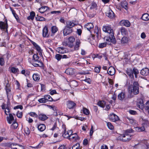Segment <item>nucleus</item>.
<instances>
[{"mask_svg":"<svg viewBox=\"0 0 149 149\" xmlns=\"http://www.w3.org/2000/svg\"><path fill=\"white\" fill-rule=\"evenodd\" d=\"M133 81H131L127 82L125 85L127 87L128 92L130 94L133 93L134 95H137L139 93V84L137 81H134L132 84Z\"/></svg>","mask_w":149,"mask_h":149,"instance_id":"f257e3e1","label":"nucleus"},{"mask_svg":"<svg viewBox=\"0 0 149 149\" xmlns=\"http://www.w3.org/2000/svg\"><path fill=\"white\" fill-rule=\"evenodd\" d=\"M132 138V135L129 134H121L118 138V140L124 142H128Z\"/></svg>","mask_w":149,"mask_h":149,"instance_id":"f03ea898","label":"nucleus"},{"mask_svg":"<svg viewBox=\"0 0 149 149\" xmlns=\"http://www.w3.org/2000/svg\"><path fill=\"white\" fill-rule=\"evenodd\" d=\"M78 24L77 22L74 21L73 20L72 21H68L66 22V25L65 26L67 27L72 29V28L75 26L77 25Z\"/></svg>","mask_w":149,"mask_h":149,"instance_id":"7ed1b4c3","label":"nucleus"},{"mask_svg":"<svg viewBox=\"0 0 149 149\" xmlns=\"http://www.w3.org/2000/svg\"><path fill=\"white\" fill-rule=\"evenodd\" d=\"M6 22H0V29H6V32L8 33V26L7 24V20H6Z\"/></svg>","mask_w":149,"mask_h":149,"instance_id":"20e7f679","label":"nucleus"},{"mask_svg":"<svg viewBox=\"0 0 149 149\" xmlns=\"http://www.w3.org/2000/svg\"><path fill=\"white\" fill-rule=\"evenodd\" d=\"M102 29L104 32L107 33L109 34V35L113 34V30L110 26H103Z\"/></svg>","mask_w":149,"mask_h":149,"instance_id":"39448f33","label":"nucleus"},{"mask_svg":"<svg viewBox=\"0 0 149 149\" xmlns=\"http://www.w3.org/2000/svg\"><path fill=\"white\" fill-rule=\"evenodd\" d=\"M67 107L69 109H74L76 107V104L73 101L71 100L67 101L66 103Z\"/></svg>","mask_w":149,"mask_h":149,"instance_id":"423d86ee","label":"nucleus"},{"mask_svg":"<svg viewBox=\"0 0 149 149\" xmlns=\"http://www.w3.org/2000/svg\"><path fill=\"white\" fill-rule=\"evenodd\" d=\"M109 119L111 121L115 122L119 120L118 116L114 113L110 114L109 115Z\"/></svg>","mask_w":149,"mask_h":149,"instance_id":"0eeeda50","label":"nucleus"},{"mask_svg":"<svg viewBox=\"0 0 149 149\" xmlns=\"http://www.w3.org/2000/svg\"><path fill=\"white\" fill-rule=\"evenodd\" d=\"M73 31L72 29L67 27L65 26L63 30V35L64 36H66L69 35Z\"/></svg>","mask_w":149,"mask_h":149,"instance_id":"6e6552de","label":"nucleus"},{"mask_svg":"<svg viewBox=\"0 0 149 149\" xmlns=\"http://www.w3.org/2000/svg\"><path fill=\"white\" fill-rule=\"evenodd\" d=\"M44 97L45 98L47 102L48 101L52 102L54 101L55 102L60 100V98L58 97V98L57 99L56 98H54V99H53L49 95H44Z\"/></svg>","mask_w":149,"mask_h":149,"instance_id":"1a4fd4ad","label":"nucleus"},{"mask_svg":"<svg viewBox=\"0 0 149 149\" xmlns=\"http://www.w3.org/2000/svg\"><path fill=\"white\" fill-rule=\"evenodd\" d=\"M71 136L69 137V139L71 141H77L79 139V137L76 133L74 134L70 135Z\"/></svg>","mask_w":149,"mask_h":149,"instance_id":"9d476101","label":"nucleus"},{"mask_svg":"<svg viewBox=\"0 0 149 149\" xmlns=\"http://www.w3.org/2000/svg\"><path fill=\"white\" fill-rule=\"evenodd\" d=\"M106 12V15L109 18H113L114 16V14L110 8Z\"/></svg>","mask_w":149,"mask_h":149,"instance_id":"9b49d317","label":"nucleus"},{"mask_svg":"<svg viewBox=\"0 0 149 149\" xmlns=\"http://www.w3.org/2000/svg\"><path fill=\"white\" fill-rule=\"evenodd\" d=\"M107 72L109 75H113L115 72V68L112 66H111L108 69Z\"/></svg>","mask_w":149,"mask_h":149,"instance_id":"f8f14e48","label":"nucleus"},{"mask_svg":"<svg viewBox=\"0 0 149 149\" xmlns=\"http://www.w3.org/2000/svg\"><path fill=\"white\" fill-rule=\"evenodd\" d=\"M48 30L47 26H45L42 29V36L43 37H48L49 35L48 34Z\"/></svg>","mask_w":149,"mask_h":149,"instance_id":"ddd939ff","label":"nucleus"},{"mask_svg":"<svg viewBox=\"0 0 149 149\" xmlns=\"http://www.w3.org/2000/svg\"><path fill=\"white\" fill-rule=\"evenodd\" d=\"M141 74L143 76H147L149 74V70L148 68H145L142 69L140 72Z\"/></svg>","mask_w":149,"mask_h":149,"instance_id":"4468645a","label":"nucleus"},{"mask_svg":"<svg viewBox=\"0 0 149 149\" xmlns=\"http://www.w3.org/2000/svg\"><path fill=\"white\" fill-rule=\"evenodd\" d=\"M109 38L110 40V41L114 45H116V44L117 41L116 40L114 36V33L109 36Z\"/></svg>","mask_w":149,"mask_h":149,"instance_id":"2eb2a0df","label":"nucleus"},{"mask_svg":"<svg viewBox=\"0 0 149 149\" xmlns=\"http://www.w3.org/2000/svg\"><path fill=\"white\" fill-rule=\"evenodd\" d=\"M137 107H139L141 109H143L144 107V103L143 100L142 99H139L137 104Z\"/></svg>","mask_w":149,"mask_h":149,"instance_id":"dca6fc26","label":"nucleus"},{"mask_svg":"<svg viewBox=\"0 0 149 149\" xmlns=\"http://www.w3.org/2000/svg\"><path fill=\"white\" fill-rule=\"evenodd\" d=\"M65 72L70 75H73L74 73L75 70L72 68H68L66 70Z\"/></svg>","mask_w":149,"mask_h":149,"instance_id":"f3484780","label":"nucleus"},{"mask_svg":"<svg viewBox=\"0 0 149 149\" xmlns=\"http://www.w3.org/2000/svg\"><path fill=\"white\" fill-rule=\"evenodd\" d=\"M121 25H124L127 27H129L130 25V22L127 20H122L120 22Z\"/></svg>","mask_w":149,"mask_h":149,"instance_id":"a211bd4d","label":"nucleus"},{"mask_svg":"<svg viewBox=\"0 0 149 149\" xmlns=\"http://www.w3.org/2000/svg\"><path fill=\"white\" fill-rule=\"evenodd\" d=\"M126 73L130 78L132 79H134L133 73L132 69H128L126 71Z\"/></svg>","mask_w":149,"mask_h":149,"instance_id":"6ab92c4d","label":"nucleus"},{"mask_svg":"<svg viewBox=\"0 0 149 149\" xmlns=\"http://www.w3.org/2000/svg\"><path fill=\"white\" fill-rule=\"evenodd\" d=\"M9 116L7 117V120L9 124H11L12 121L14 120V117L11 113H9Z\"/></svg>","mask_w":149,"mask_h":149,"instance_id":"aec40b11","label":"nucleus"},{"mask_svg":"<svg viewBox=\"0 0 149 149\" xmlns=\"http://www.w3.org/2000/svg\"><path fill=\"white\" fill-rule=\"evenodd\" d=\"M48 9L49 7L46 6H43L39 8V12L41 13H43L44 12L46 11Z\"/></svg>","mask_w":149,"mask_h":149,"instance_id":"412c9836","label":"nucleus"},{"mask_svg":"<svg viewBox=\"0 0 149 149\" xmlns=\"http://www.w3.org/2000/svg\"><path fill=\"white\" fill-rule=\"evenodd\" d=\"M107 45H111V43H107V42H105L104 43H102L99 44L98 47L100 48H102L106 47Z\"/></svg>","mask_w":149,"mask_h":149,"instance_id":"4be33fe9","label":"nucleus"},{"mask_svg":"<svg viewBox=\"0 0 149 149\" xmlns=\"http://www.w3.org/2000/svg\"><path fill=\"white\" fill-rule=\"evenodd\" d=\"M38 128L40 131L42 132L46 129V126L44 124H40L38 125Z\"/></svg>","mask_w":149,"mask_h":149,"instance_id":"5701e85b","label":"nucleus"},{"mask_svg":"<svg viewBox=\"0 0 149 149\" xmlns=\"http://www.w3.org/2000/svg\"><path fill=\"white\" fill-rule=\"evenodd\" d=\"M70 86L72 88L76 87L78 85V82L74 80H73L71 81L70 82Z\"/></svg>","mask_w":149,"mask_h":149,"instance_id":"b1692460","label":"nucleus"},{"mask_svg":"<svg viewBox=\"0 0 149 149\" xmlns=\"http://www.w3.org/2000/svg\"><path fill=\"white\" fill-rule=\"evenodd\" d=\"M48 117L47 116L43 114H40L39 116V119L41 120H45L48 118Z\"/></svg>","mask_w":149,"mask_h":149,"instance_id":"393cba45","label":"nucleus"},{"mask_svg":"<svg viewBox=\"0 0 149 149\" xmlns=\"http://www.w3.org/2000/svg\"><path fill=\"white\" fill-rule=\"evenodd\" d=\"M128 5L127 2L126 1L122 2L121 3V6L122 7L126 10H127L128 9Z\"/></svg>","mask_w":149,"mask_h":149,"instance_id":"a878e982","label":"nucleus"},{"mask_svg":"<svg viewBox=\"0 0 149 149\" xmlns=\"http://www.w3.org/2000/svg\"><path fill=\"white\" fill-rule=\"evenodd\" d=\"M125 93L123 92H121L118 95V98L119 100H122L125 98Z\"/></svg>","mask_w":149,"mask_h":149,"instance_id":"bb28decb","label":"nucleus"},{"mask_svg":"<svg viewBox=\"0 0 149 149\" xmlns=\"http://www.w3.org/2000/svg\"><path fill=\"white\" fill-rule=\"evenodd\" d=\"M9 69L11 71V72L15 74L16 73H18L19 72V70L17 68H16L14 67H10Z\"/></svg>","mask_w":149,"mask_h":149,"instance_id":"cd10ccee","label":"nucleus"},{"mask_svg":"<svg viewBox=\"0 0 149 149\" xmlns=\"http://www.w3.org/2000/svg\"><path fill=\"white\" fill-rule=\"evenodd\" d=\"M141 19L144 21H148L149 20V15L147 13L143 14L141 17Z\"/></svg>","mask_w":149,"mask_h":149,"instance_id":"c85d7f7f","label":"nucleus"},{"mask_svg":"<svg viewBox=\"0 0 149 149\" xmlns=\"http://www.w3.org/2000/svg\"><path fill=\"white\" fill-rule=\"evenodd\" d=\"M35 16V13L33 11H32L30 13V16H29L27 19L28 20H30V19L33 20L34 19V17Z\"/></svg>","mask_w":149,"mask_h":149,"instance_id":"c756f323","label":"nucleus"},{"mask_svg":"<svg viewBox=\"0 0 149 149\" xmlns=\"http://www.w3.org/2000/svg\"><path fill=\"white\" fill-rule=\"evenodd\" d=\"M86 27L88 30L90 31V29L93 28L94 26L93 24L90 23H88L85 25Z\"/></svg>","mask_w":149,"mask_h":149,"instance_id":"7c9ffc66","label":"nucleus"},{"mask_svg":"<svg viewBox=\"0 0 149 149\" xmlns=\"http://www.w3.org/2000/svg\"><path fill=\"white\" fill-rule=\"evenodd\" d=\"M97 104L102 108H104L106 104V102L104 101H100L98 102Z\"/></svg>","mask_w":149,"mask_h":149,"instance_id":"2f4dec72","label":"nucleus"},{"mask_svg":"<svg viewBox=\"0 0 149 149\" xmlns=\"http://www.w3.org/2000/svg\"><path fill=\"white\" fill-rule=\"evenodd\" d=\"M37 51L39 52L40 55L42 54V50L40 47L37 44L35 47Z\"/></svg>","mask_w":149,"mask_h":149,"instance_id":"473e14b6","label":"nucleus"},{"mask_svg":"<svg viewBox=\"0 0 149 149\" xmlns=\"http://www.w3.org/2000/svg\"><path fill=\"white\" fill-rule=\"evenodd\" d=\"M33 78L35 81H38L40 79L39 76L37 74H34L33 76Z\"/></svg>","mask_w":149,"mask_h":149,"instance_id":"72a5a7b5","label":"nucleus"},{"mask_svg":"<svg viewBox=\"0 0 149 149\" xmlns=\"http://www.w3.org/2000/svg\"><path fill=\"white\" fill-rule=\"evenodd\" d=\"M18 126V124L16 122H14L11 125L10 127L12 129H16Z\"/></svg>","mask_w":149,"mask_h":149,"instance_id":"f704fd0d","label":"nucleus"},{"mask_svg":"<svg viewBox=\"0 0 149 149\" xmlns=\"http://www.w3.org/2000/svg\"><path fill=\"white\" fill-rule=\"evenodd\" d=\"M102 57V56L101 54H94L92 56V58L94 59L95 58H98L99 59H101Z\"/></svg>","mask_w":149,"mask_h":149,"instance_id":"c9c22d12","label":"nucleus"},{"mask_svg":"<svg viewBox=\"0 0 149 149\" xmlns=\"http://www.w3.org/2000/svg\"><path fill=\"white\" fill-rule=\"evenodd\" d=\"M39 58V57L38 56L37 54H34L33 56V59H34V60L35 61H38V63L40 62V64L42 65H43V63L41 62H40L39 61H38V60Z\"/></svg>","mask_w":149,"mask_h":149,"instance_id":"e433bc0d","label":"nucleus"},{"mask_svg":"<svg viewBox=\"0 0 149 149\" xmlns=\"http://www.w3.org/2000/svg\"><path fill=\"white\" fill-rule=\"evenodd\" d=\"M58 31V28L56 26H53L51 27V31L52 33L54 34Z\"/></svg>","mask_w":149,"mask_h":149,"instance_id":"4c0bfd02","label":"nucleus"},{"mask_svg":"<svg viewBox=\"0 0 149 149\" xmlns=\"http://www.w3.org/2000/svg\"><path fill=\"white\" fill-rule=\"evenodd\" d=\"M101 67L100 66H98L97 67H95L94 69V71L95 72L99 73L100 72Z\"/></svg>","mask_w":149,"mask_h":149,"instance_id":"58836bf2","label":"nucleus"},{"mask_svg":"<svg viewBox=\"0 0 149 149\" xmlns=\"http://www.w3.org/2000/svg\"><path fill=\"white\" fill-rule=\"evenodd\" d=\"M35 18L37 21H45L46 20L45 18L42 16H39L38 17H36Z\"/></svg>","mask_w":149,"mask_h":149,"instance_id":"ea45409f","label":"nucleus"},{"mask_svg":"<svg viewBox=\"0 0 149 149\" xmlns=\"http://www.w3.org/2000/svg\"><path fill=\"white\" fill-rule=\"evenodd\" d=\"M62 136L64 138H65L71 137V136H70V135L69 134V133L68 132V131L67 132H66V131H65V132L64 131V132L62 134Z\"/></svg>","mask_w":149,"mask_h":149,"instance_id":"a19ab883","label":"nucleus"},{"mask_svg":"<svg viewBox=\"0 0 149 149\" xmlns=\"http://www.w3.org/2000/svg\"><path fill=\"white\" fill-rule=\"evenodd\" d=\"M107 126L108 128L111 130H113L114 129V127L112 124L110 122L107 123Z\"/></svg>","mask_w":149,"mask_h":149,"instance_id":"79ce46f5","label":"nucleus"},{"mask_svg":"<svg viewBox=\"0 0 149 149\" xmlns=\"http://www.w3.org/2000/svg\"><path fill=\"white\" fill-rule=\"evenodd\" d=\"M120 31L122 35H125L126 34L127 31L125 28L122 27L121 28Z\"/></svg>","mask_w":149,"mask_h":149,"instance_id":"37998d69","label":"nucleus"},{"mask_svg":"<svg viewBox=\"0 0 149 149\" xmlns=\"http://www.w3.org/2000/svg\"><path fill=\"white\" fill-rule=\"evenodd\" d=\"M38 101L40 103H45L47 102L45 98L44 97V96L43 97L38 100Z\"/></svg>","mask_w":149,"mask_h":149,"instance_id":"c03bdc74","label":"nucleus"},{"mask_svg":"<svg viewBox=\"0 0 149 149\" xmlns=\"http://www.w3.org/2000/svg\"><path fill=\"white\" fill-rule=\"evenodd\" d=\"M128 41L127 38L125 36L123 37L121 39V42L123 44L127 43Z\"/></svg>","mask_w":149,"mask_h":149,"instance_id":"a18cd8bd","label":"nucleus"},{"mask_svg":"<svg viewBox=\"0 0 149 149\" xmlns=\"http://www.w3.org/2000/svg\"><path fill=\"white\" fill-rule=\"evenodd\" d=\"M91 34L89 35L88 34H86L84 37L85 40L87 41H89L91 40Z\"/></svg>","mask_w":149,"mask_h":149,"instance_id":"49530a36","label":"nucleus"},{"mask_svg":"<svg viewBox=\"0 0 149 149\" xmlns=\"http://www.w3.org/2000/svg\"><path fill=\"white\" fill-rule=\"evenodd\" d=\"M94 33L95 35L97 36V38H98L99 36V29L97 26L95 28L94 30Z\"/></svg>","mask_w":149,"mask_h":149,"instance_id":"de8ad7c7","label":"nucleus"},{"mask_svg":"<svg viewBox=\"0 0 149 149\" xmlns=\"http://www.w3.org/2000/svg\"><path fill=\"white\" fill-rule=\"evenodd\" d=\"M127 119L128 120L129 123L131 124H133L135 123L136 120L133 119H131L129 117H127Z\"/></svg>","mask_w":149,"mask_h":149,"instance_id":"09e8293b","label":"nucleus"},{"mask_svg":"<svg viewBox=\"0 0 149 149\" xmlns=\"http://www.w3.org/2000/svg\"><path fill=\"white\" fill-rule=\"evenodd\" d=\"M62 57V55L60 54H56L55 55V58L58 61H59L61 59Z\"/></svg>","mask_w":149,"mask_h":149,"instance_id":"8fccbe9b","label":"nucleus"},{"mask_svg":"<svg viewBox=\"0 0 149 149\" xmlns=\"http://www.w3.org/2000/svg\"><path fill=\"white\" fill-rule=\"evenodd\" d=\"M97 7V4L93 2L92 3L90 7V9H92L95 8Z\"/></svg>","mask_w":149,"mask_h":149,"instance_id":"3c124183","label":"nucleus"},{"mask_svg":"<svg viewBox=\"0 0 149 149\" xmlns=\"http://www.w3.org/2000/svg\"><path fill=\"white\" fill-rule=\"evenodd\" d=\"M43 144V142H41L37 146L34 147H31L32 148H41Z\"/></svg>","mask_w":149,"mask_h":149,"instance_id":"603ef678","label":"nucleus"},{"mask_svg":"<svg viewBox=\"0 0 149 149\" xmlns=\"http://www.w3.org/2000/svg\"><path fill=\"white\" fill-rule=\"evenodd\" d=\"M83 111L84 113L86 115L89 114V113L88 110L85 108H83Z\"/></svg>","mask_w":149,"mask_h":149,"instance_id":"864d4df0","label":"nucleus"},{"mask_svg":"<svg viewBox=\"0 0 149 149\" xmlns=\"http://www.w3.org/2000/svg\"><path fill=\"white\" fill-rule=\"evenodd\" d=\"M24 131L26 134L27 135H29L30 134V131L29 128L27 127H26L25 128Z\"/></svg>","mask_w":149,"mask_h":149,"instance_id":"5fc2aeb1","label":"nucleus"},{"mask_svg":"<svg viewBox=\"0 0 149 149\" xmlns=\"http://www.w3.org/2000/svg\"><path fill=\"white\" fill-rule=\"evenodd\" d=\"M145 108L146 110L149 109V101L146 103L145 105Z\"/></svg>","mask_w":149,"mask_h":149,"instance_id":"6e6d98bb","label":"nucleus"},{"mask_svg":"<svg viewBox=\"0 0 149 149\" xmlns=\"http://www.w3.org/2000/svg\"><path fill=\"white\" fill-rule=\"evenodd\" d=\"M129 112L130 114L132 115H135L137 114L136 111L132 110H129Z\"/></svg>","mask_w":149,"mask_h":149,"instance_id":"4d7b16f0","label":"nucleus"},{"mask_svg":"<svg viewBox=\"0 0 149 149\" xmlns=\"http://www.w3.org/2000/svg\"><path fill=\"white\" fill-rule=\"evenodd\" d=\"M132 129H129L125 130V134H128V133H130L132 132Z\"/></svg>","mask_w":149,"mask_h":149,"instance_id":"13d9d810","label":"nucleus"},{"mask_svg":"<svg viewBox=\"0 0 149 149\" xmlns=\"http://www.w3.org/2000/svg\"><path fill=\"white\" fill-rule=\"evenodd\" d=\"M132 71L133 74H138L139 73L138 70L134 68H133V70H132Z\"/></svg>","mask_w":149,"mask_h":149,"instance_id":"bf43d9fd","label":"nucleus"},{"mask_svg":"<svg viewBox=\"0 0 149 149\" xmlns=\"http://www.w3.org/2000/svg\"><path fill=\"white\" fill-rule=\"evenodd\" d=\"M69 40L71 43H73L75 41V39L73 37H70L69 38Z\"/></svg>","mask_w":149,"mask_h":149,"instance_id":"052dcab7","label":"nucleus"},{"mask_svg":"<svg viewBox=\"0 0 149 149\" xmlns=\"http://www.w3.org/2000/svg\"><path fill=\"white\" fill-rule=\"evenodd\" d=\"M29 114L31 116L34 117H38L37 115L35 112H31L29 113Z\"/></svg>","mask_w":149,"mask_h":149,"instance_id":"680f3d73","label":"nucleus"},{"mask_svg":"<svg viewBox=\"0 0 149 149\" xmlns=\"http://www.w3.org/2000/svg\"><path fill=\"white\" fill-rule=\"evenodd\" d=\"M5 63L4 61L3 57L0 58V65H4Z\"/></svg>","mask_w":149,"mask_h":149,"instance_id":"e2e57ef3","label":"nucleus"},{"mask_svg":"<svg viewBox=\"0 0 149 149\" xmlns=\"http://www.w3.org/2000/svg\"><path fill=\"white\" fill-rule=\"evenodd\" d=\"M15 145L14 144L12 143L10 144L8 146L12 149H17V148L15 147Z\"/></svg>","mask_w":149,"mask_h":149,"instance_id":"0e129e2a","label":"nucleus"},{"mask_svg":"<svg viewBox=\"0 0 149 149\" xmlns=\"http://www.w3.org/2000/svg\"><path fill=\"white\" fill-rule=\"evenodd\" d=\"M6 110H5V113L6 115H8V114H7L6 113V112H7L8 113H9L10 112V109H9V107H6Z\"/></svg>","mask_w":149,"mask_h":149,"instance_id":"69168bd1","label":"nucleus"},{"mask_svg":"<svg viewBox=\"0 0 149 149\" xmlns=\"http://www.w3.org/2000/svg\"><path fill=\"white\" fill-rule=\"evenodd\" d=\"M17 116L19 118H21L22 116V112H19V111L17 112Z\"/></svg>","mask_w":149,"mask_h":149,"instance_id":"338daca9","label":"nucleus"},{"mask_svg":"<svg viewBox=\"0 0 149 149\" xmlns=\"http://www.w3.org/2000/svg\"><path fill=\"white\" fill-rule=\"evenodd\" d=\"M23 107L21 105H18L16 106L14 108V109H23Z\"/></svg>","mask_w":149,"mask_h":149,"instance_id":"774afa93","label":"nucleus"}]
</instances>
